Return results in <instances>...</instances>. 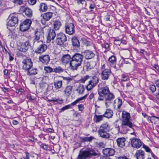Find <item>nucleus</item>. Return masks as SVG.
<instances>
[{
  "instance_id": "f03ea898",
  "label": "nucleus",
  "mask_w": 159,
  "mask_h": 159,
  "mask_svg": "<svg viewBox=\"0 0 159 159\" xmlns=\"http://www.w3.org/2000/svg\"><path fill=\"white\" fill-rule=\"evenodd\" d=\"M130 114L125 111L122 113V121L121 127L124 133H126L129 130L128 127L133 129L134 126L133 124L130 120Z\"/></svg>"
},
{
  "instance_id": "052dcab7",
  "label": "nucleus",
  "mask_w": 159,
  "mask_h": 159,
  "mask_svg": "<svg viewBox=\"0 0 159 159\" xmlns=\"http://www.w3.org/2000/svg\"><path fill=\"white\" fill-rule=\"evenodd\" d=\"M40 147L44 150H46L48 149L47 145L46 144H42L41 145Z\"/></svg>"
},
{
  "instance_id": "13d9d810",
  "label": "nucleus",
  "mask_w": 159,
  "mask_h": 159,
  "mask_svg": "<svg viewBox=\"0 0 159 159\" xmlns=\"http://www.w3.org/2000/svg\"><path fill=\"white\" fill-rule=\"evenodd\" d=\"M79 111H82L84 109V107L83 105L81 104L78 106Z\"/></svg>"
},
{
  "instance_id": "c756f323",
  "label": "nucleus",
  "mask_w": 159,
  "mask_h": 159,
  "mask_svg": "<svg viewBox=\"0 0 159 159\" xmlns=\"http://www.w3.org/2000/svg\"><path fill=\"white\" fill-rule=\"evenodd\" d=\"M72 44L73 46L76 47H79L80 46V43L78 39L75 37L71 39Z\"/></svg>"
},
{
  "instance_id": "2eb2a0df",
  "label": "nucleus",
  "mask_w": 159,
  "mask_h": 159,
  "mask_svg": "<svg viewBox=\"0 0 159 159\" xmlns=\"http://www.w3.org/2000/svg\"><path fill=\"white\" fill-rule=\"evenodd\" d=\"M47 48V45L44 44H42L37 47L35 52L36 53L41 54L44 52Z\"/></svg>"
},
{
  "instance_id": "3c124183",
  "label": "nucleus",
  "mask_w": 159,
  "mask_h": 159,
  "mask_svg": "<svg viewBox=\"0 0 159 159\" xmlns=\"http://www.w3.org/2000/svg\"><path fill=\"white\" fill-rule=\"evenodd\" d=\"M9 35L11 36V37L12 38H16L17 36L15 34L14 30H11L9 33Z\"/></svg>"
},
{
  "instance_id": "5fc2aeb1",
  "label": "nucleus",
  "mask_w": 159,
  "mask_h": 159,
  "mask_svg": "<svg viewBox=\"0 0 159 159\" xmlns=\"http://www.w3.org/2000/svg\"><path fill=\"white\" fill-rule=\"evenodd\" d=\"M29 3L32 5L35 4L36 2V0H28Z\"/></svg>"
},
{
  "instance_id": "393cba45",
  "label": "nucleus",
  "mask_w": 159,
  "mask_h": 159,
  "mask_svg": "<svg viewBox=\"0 0 159 159\" xmlns=\"http://www.w3.org/2000/svg\"><path fill=\"white\" fill-rule=\"evenodd\" d=\"M52 13L48 12L41 14V16L45 21H48L52 17Z\"/></svg>"
},
{
  "instance_id": "de8ad7c7",
  "label": "nucleus",
  "mask_w": 159,
  "mask_h": 159,
  "mask_svg": "<svg viewBox=\"0 0 159 159\" xmlns=\"http://www.w3.org/2000/svg\"><path fill=\"white\" fill-rule=\"evenodd\" d=\"M149 89L152 93H154L156 90V88L155 85L152 84L150 86Z\"/></svg>"
},
{
  "instance_id": "774afa93",
  "label": "nucleus",
  "mask_w": 159,
  "mask_h": 159,
  "mask_svg": "<svg viewBox=\"0 0 159 159\" xmlns=\"http://www.w3.org/2000/svg\"><path fill=\"white\" fill-rule=\"evenodd\" d=\"M94 94L93 93H92L89 95V98L90 99H92L94 97Z\"/></svg>"
},
{
  "instance_id": "4d7b16f0",
  "label": "nucleus",
  "mask_w": 159,
  "mask_h": 159,
  "mask_svg": "<svg viewBox=\"0 0 159 159\" xmlns=\"http://www.w3.org/2000/svg\"><path fill=\"white\" fill-rule=\"evenodd\" d=\"M6 9V6L4 4L0 3V10L2 11L5 10Z\"/></svg>"
},
{
  "instance_id": "864d4df0",
  "label": "nucleus",
  "mask_w": 159,
  "mask_h": 159,
  "mask_svg": "<svg viewBox=\"0 0 159 159\" xmlns=\"http://www.w3.org/2000/svg\"><path fill=\"white\" fill-rule=\"evenodd\" d=\"M71 108V105H66L65 106V107H63L61 109V111H64L65 110H67L68 109H70Z\"/></svg>"
},
{
  "instance_id": "6ab92c4d",
  "label": "nucleus",
  "mask_w": 159,
  "mask_h": 159,
  "mask_svg": "<svg viewBox=\"0 0 159 159\" xmlns=\"http://www.w3.org/2000/svg\"><path fill=\"white\" fill-rule=\"evenodd\" d=\"M103 153L105 156H112L115 154V151L111 148H106L103 150Z\"/></svg>"
},
{
  "instance_id": "a19ab883",
  "label": "nucleus",
  "mask_w": 159,
  "mask_h": 159,
  "mask_svg": "<svg viewBox=\"0 0 159 159\" xmlns=\"http://www.w3.org/2000/svg\"><path fill=\"white\" fill-rule=\"evenodd\" d=\"M107 63L105 61H103L102 63L100 69L101 71H104L106 70H109L107 68Z\"/></svg>"
},
{
  "instance_id": "cd10ccee",
  "label": "nucleus",
  "mask_w": 159,
  "mask_h": 159,
  "mask_svg": "<svg viewBox=\"0 0 159 159\" xmlns=\"http://www.w3.org/2000/svg\"><path fill=\"white\" fill-rule=\"evenodd\" d=\"M85 88L84 85L81 84H80L77 87L76 89V91L79 94H82L84 92Z\"/></svg>"
},
{
  "instance_id": "4be33fe9",
  "label": "nucleus",
  "mask_w": 159,
  "mask_h": 159,
  "mask_svg": "<svg viewBox=\"0 0 159 159\" xmlns=\"http://www.w3.org/2000/svg\"><path fill=\"white\" fill-rule=\"evenodd\" d=\"M125 139L124 138H119L116 140L117 145L118 146L123 148L125 145Z\"/></svg>"
},
{
  "instance_id": "49530a36",
  "label": "nucleus",
  "mask_w": 159,
  "mask_h": 159,
  "mask_svg": "<svg viewBox=\"0 0 159 159\" xmlns=\"http://www.w3.org/2000/svg\"><path fill=\"white\" fill-rule=\"evenodd\" d=\"M89 76L86 75L80 79L79 81L81 83H85L86 80L89 79Z\"/></svg>"
},
{
  "instance_id": "1a4fd4ad",
  "label": "nucleus",
  "mask_w": 159,
  "mask_h": 159,
  "mask_svg": "<svg viewBox=\"0 0 159 159\" xmlns=\"http://www.w3.org/2000/svg\"><path fill=\"white\" fill-rule=\"evenodd\" d=\"M30 46L29 41H27L24 43H20L18 45L17 49L20 52H25L27 51Z\"/></svg>"
},
{
  "instance_id": "6e6d98bb",
  "label": "nucleus",
  "mask_w": 159,
  "mask_h": 159,
  "mask_svg": "<svg viewBox=\"0 0 159 159\" xmlns=\"http://www.w3.org/2000/svg\"><path fill=\"white\" fill-rule=\"evenodd\" d=\"M62 77L64 80H66L68 82H70L73 79V78L72 77H65L63 76H62Z\"/></svg>"
},
{
  "instance_id": "e433bc0d",
  "label": "nucleus",
  "mask_w": 159,
  "mask_h": 159,
  "mask_svg": "<svg viewBox=\"0 0 159 159\" xmlns=\"http://www.w3.org/2000/svg\"><path fill=\"white\" fill-rule=\"evenodd\" d=\"M77 3L79 5H80L81 7L84 8L87 5L86 2L85 0H76Z\"/></svg>"
},
{
  "instance_id": "a211bd4d",
  "label": "nucleus",
  "mask_w": 159,
  "mask_h": 159,
  "mask_svg": "<svg viewBox=\"0 0 159 159\" xmlns=\"http://www.w3.org/2000/svg\"><path fill=\"white\" fill-rule=\"evenodd\" d=\"M56 35L55 30H49L47 36V42L49 43L51 40H53Z\"/></svg>"
},
{
  "instance_id": "c85d7f7f",
  "label": "nucleus",
  "mask_w": 159,
  "mask_h": 159,
  "mask_svg": "<svg viewBox=\"0 0 159 159\" xmlns=\"http://www.w3.org/2000/svg\"><path fill=\"white\" fill-rule=\"evenodd\" d=\"M113 114V112L112 110L108 109L106 110L103 115L104 117L109 118L112 116Z\"/></svg>"
},
{
  "instance_id": "f704fd0d",
  "label": "nucleus",
  "mask_w": 159,
  "mask_h": 159,
  "mask_svg": "<svg viewBox=\"0 0 159 159\" xmlns=\"http://www.w3.org/2000/svg\"><path fill=\"white\" fill-rule=\"evenodd\" d=\"M104 117L103 115L98 116L95 114L94 116V120L96 123H98L102 120Z\"/></svg>"
},
{
  "instance_id": "ddd939ff",
  "label": "nucleus",
  "mask_w": 159,
  "mask_h": 159,
  "mask_svg": "<svg viewBox=\"0 0 159 159\" xmlns=\"http://www.w3.org/2000/svg\"><path fill=\"white\" fill-rule=\"evenodd\" d=\"M130 140L131 141L132 146L134 148H140L142 145V142L139 139L131 138L130 139Z\"/></svg>"
},
{
  "instance_id": "bf43d9fd",
  "label": "nucleus",
  "mask_w": 159,
  "mask_h": 159,
  "mask_svg": "<svg viewBox=\"0 0 159 159\" xmlns=\"http://www.w3.org/2000/svg\"><path fill=\"white\" fill-rule=\"evenodd\" d=\"M95 7V5L94 3L90 4L89 7V8L91 10V11H93V9H94Z\"/></svg>"
},
{
  "instance_id": "9d476101",
  "label": "nucleus",
  "mask_w": 159,
  "mask_h": 159,
  "mask_svg": "<svg viewBox=\"0 0 159 159\" xmlns=\"http://www.w3.org/2000/svg\"><path fill=\"white\" fill-rule=\"evenodd\" d=\"M19 11L20 12H24L25 16L28 17H31L33 15L32 10L28 7H21L20 8Z\"/></svg>"
},
{
  "instance_id": "a18cd8bd",
  "label": "nucleus",
  "mask_w": 159,
  "mask_h": 159,
  "mask_svg": "<svg viewBox=\"0 0 159 159\" xmlns=\"http://www.w3.org/2000/svg\"><path fill=\"white\" fill-rule=\"evenodd\" d=\"M13 2L16 5H21L23 4V0H14Z\"/></svg>"
},
{
  "instance_id": "9b49d317",
  "label": "nucleus",
  "mask_w": 159,
  "mask_h": 159,
  "mask_svg": "<svg viewBox=\"0 0 159 159\" xmlns=\"http://www.w3.org/2000/svg\"><path fill=\"white\" fill-rule=\"evenodd\" d=\"M32 23L31 20L29 19H26L20 26V30H28L30 29Z\"/></svg>"
},
{
  "instance_id": "338daca9",
  "label": "nucleus",
  "mask_w": 159,
  "mask_h": 159,
  "mask_svg": "<svg viewBox=\"0 0 159 159\" xmlns=\"http://www.w3.org/2000/svg\"><path fill=\"white\" fill-rule=\"evenodd\" d=\"M9 56V61H12L13 60V57L12 56L11 54L9 53H8Z\"/></svg>"
},
{
  "instance_id": "09e8293b",
  "label": "nucleus",
  "mask_w": 159,
  "mask_h": 159,
  "mask_svg": "<svg viewBox=\"0 0 159 159\" xmlns=\"http://www.w3.org/2000/svg\"><path fill=\"white\" fill-rule=\"evenodd\" d=\"M101 46L102 48H104L105 49L109 50V45L106 43H104L101 44Z\"/></svg>"
},
{
  "instance_id": "a878e982",
  "label": "nucleus",
  "mask_w": 159,
  "mask_h": 159,
  "mask_svg": "<svg viewBox=\"0 0 159 159\" xmlns=\"http://www.w3.org/2000/svg\"><path fill=\"white\" fill-rule=\"evenodd\" d=\"M93 62H87L85 63L84 68L86 70L89 71L94 67L95 65H93Z\"/></svg>"
},
{
  "instance_id": "412c9836",
  "label": "nucleus",
  "mask_w": 159,
  "mask_h": 159,
  "mask_svg": "<svg viewBox=\"0 0 159 159\" xmlns=\"http://www.w3.org/2000/svg\"><path fill=\"white\" fill-rule=\"evenodd\" d=\"M137 159H144L145 158L144 152L141 150H138L135 154Z\"/></svg>"
},
{
  "instance_id": "37998d69",
  "label": "nucleus",
  "mask_w": 159,
  "mask_h": 159,
  "mask_svg": "<svg viewBox=\"0 0 159 159\" xmlns=\"http://www.w3.org/2000/svg\"><path fill=\"white\" fill-rule=\"evenodd\" d=\"M90 80L94 83V84L96 85L99 82V79L97 77L94 76L92 77Z\"/></svg>"
},
{
  "instance_id": "dca6fc26",
  "label": "nucleus",
  "mask_w": 159,
  "mask_h": 159,
  "mask_svg": "<svg viewBox=\"0 0 159 159\" xmlns=\"http://www.w3.org/2000/svg\"><path fill=\"white\" fill-rule=\"evenodd\" d=\"M122 104V102L121 99L117 98L114 100L113 106L115 109L117 110H119Z\"/></svg>"
},
{
  "instance_id": "4c0bfd02",
  "label": "nucleus",
  "mask_w": 159,
  "mask_h": 159,
  "mask_svg": "<svg viewBox=\"0 0 159 159\" xmlns=\"http://www.w3.org/2000/svg\"><path fill=\"white\" fill-rule=\"evenodd\" d=\"M86 97V95L83 97H82L80 98H78L75 101L73 102H72L71 103L70 105H72L73 106H74V105H75L76 104H77L80 101L85 99Z\"/></svg>"
},
{
  "instance_id": "5701e85b",
  "label": "nucleus",
  "mask_w": 159,
  "mask_h": 159,
  "mask_svg": "<svg viewBox=\"0 0 159 159\" xmlns=\"http://www.w3.org/2000/svg\"><path fill=\"white\" fill-rule=\"evenodd\" d=\"M72 91V87L70 85L66 86L64 91V95L66 96L69 97L71 94Z\"/></svg>"
},
{
  "instance_id": "0eeeda50",
  "label": "nucleus",
  "mask_w": 159,
  "mask_h": 159,
  "mask_svg": "<svg viewBox=\"0 0 159 159\" xmlns=\"http://www.w3.org/2000/svg\"><path fill=\"white\" fill-rule=\"evenodd\" d=\"M66 40L67 38L65 35L62 33H61L57 34L55 43L57 45L61 46Z\"/></svg>"
},
{
  "instance_id": "2f4dec72",
  "label": "nucleus",
  "mask_w": 159,
  "mask_h": 159,
  "mask_svg": "<svg viewBox=\"0 0 159 159\" xmlns=\"http://www.w3.org/2000/svg\"><path fill=\"white\" fill-rule=\"evenodd\" d=\"M96 86V85L94 84V83L91 81L90 80L88 82V84L86 86V88L88 91H90Z\"/></svg>"
},
{
  "instance_id": "20e7f679",
  "label": "nucleus",
  "mask_w": 159,
  "mask_h": 159,
  "mask_svg": "<svg viewBox=\"0 0 159 159\" xmlns=\"http://www.w3.org/2000/svg\"><path fill=\"white\" fill-rule=\"evenodd\" d=\"M94 153L93 150L90 148H88L86 150L80 151L78 158L79 159H86L90 157L93 155Z\"/></svg>"
},
{
  "instance_id": "4468645a",
  "label": "nucleus",
  "mask_w": 159,
  "mask_h": 159,
  "mask_svg": "<svg viewBox=\"0 0 159 159\" xmlns=\"http://www.w3.org/2000/svg\"><path fill=\"white\" fill-rule=\"evenodd\" d=\"M82 53L86 59H92L95 56V54L93 51L89 50H85Z\"/></svg>"
},
{
  "instance_id": "680f3d73",
  "label": "nucleus",
  "mask_w": 159,
  "mask_h": 159,
  "mask_svg": "<svg viewBox=\"0 0 159 159\" xmlns=\"http://www.w3.org/2000/svg\"><path fill=\"white\" fill-rule=\"evenodd\" d=\"M144 148L146 151L147 152L151 153V152H152L150 149L147 146H144Z\"/></svg>"
},
{
  "instance_id": "e2e57ef3",
  "label": "nucleus",
  "mask_w": 159,
  "mask_h": 159,
  "mask_svg": "<svg viewBox=\"0 0 159 159\" xmlns=\"http://www.w3.org/2000/svg\"><path fill=\"white\" fill-rule=\"evenodd\" d=\"M66 33L69 35H72L74 33V30H65Z\"/></svg>"
},
{
  "instance_id": "473e14b6",
  "label": "nucleus",
  "mask_w": 159,
  "mask_h": 159,
  "mask_svg": "<svg viewBox=\"0 0 159 159\" xmlns=\"http://www.w3.org/2000/svg\"><path fill=\"white\" fill-rule=\"evenodd\" d=\"M48 9L47 5L44 3H41L39 6V10L42 12H45Z\"/></svg>"
},
{
  "instance_id": "69168bd1",
  "label": "nucleus",
  "mask_w": 159,
  "mask_h": 159,
  "mask_svg": "<svg viewBox=\"0 0 159 159\" xmlns=\"http://www.w3.org/2000/svg\"><path fill=\"white\" fill-rule=\"evenodd\" d=\"M100 159H111L108 156H102L100 157Z\"/></svg>"
},
{
  "instance_id": "7ed1b4c3",
  "label": "nucleus",
  "mask_w": 159,
  "mask_h": 159,
  "mask_svg": "<svg viewBox=\"0 0 159 159\" xmlns=\"http://www.w3.org/2000/svg\"><path fill=\"white\" fill-rule=\"evenodd\" d=\"M110 130V126L108 123H106L101 125L98 130V135L103 139H108L110 134L108 133Z\"/></svg>"
},
{
  "instance_id": "72a5a7b5",
  "label": "nucleus",
  "mask_w": 159,
  "mask_h": 159,
  "mask_svg": "<svg viewBox=\"0 0 159 159\" xmlns=\"http://www.w3.org/2000/svg\"><path fill=\"white\" fill-rule=\"evenodd\" d=\"M61 25L60 21L58 20H55L53 23V26L55 30H58Z\"/></svg>"
},
{
  "instance_id": "bb28decb",
  "label": "nucleus",
  "mask_w": 159,
  "mask_h": 159,
  "mask_svg": "<svg viewBox=\"0 0 159 159\" xmlns=\"http://www.w3.org/2000/svg\"><path fill=\"white\" fill-rule=\"evenodd\" d=\"M55 88L57 90H59L61 88L62 86V81L61 80H58L54 82Z\"/></svg>"
},
{
  "instance_id": "8fccbe9b",
  "label": "nucleus",
  "mask_w": 159,
  "mask_h": 159,
  "mask_svg": "<svg viewBox=\"0 0 159 159\" xmlns=\"http://www.w3.org/2000/svg\"><path fill=\"white\" fill-rule=\"evenodd\" d=\"M48 101L50 102H56L57 103L61 104L62 102V100L59 99H56L55 100H49Z\"/></svg>"
},
{
  "instance_id": "ea45409f",
  "label": "nucleus",
  "mask_w": 159,
  "mask_h": 159,
  "mask_svg": "<svg viewBox=\"0 0 159 159\" xmlns=\"http://www.w3.org/2000/svg\"><path fill=\"white\" fill-rule=\"evenodd\" d=\"M66 30L68 29L69 30H73L74 28V25L73 23H67L66 24Z\"/></svg>"
},
{
  "instance_id": "7c9ffc66",
  "label": "nucleus",
  "mask_w": 159,
  "mask_h": 159,
  "mask_svg": "<svg viewBox=\"0 0 159 159\" xmlns=\"http://www.w3.org/2000/svg\"><path fill=\"white\" fill-rule=\"evenodd\" d=\"M38 70L37 69L30 68L28 71H26L27 75H35L37 73Z\"/></svg>"
},
{
  "instance_id": "58836bf2",
  "label": "nucleus",
  "mask_w": 159,
  "mask_h": 159,
  "mask_svg": "<svg viewBox=\"0 0 159 159\" xmlns=\"http://www.w3.org/2000/svg\"><path fill=\"white\" fill-rule=\"evenodd\" d=\"M64 70L63 69L59 66L53 69V72L56 73H60L63 72Z\"/></svg>"
},
{
  "instance_id": "603ef678",
  "label": "nucleus",
  "mask_w": 159,
  "mask_h": 159,
  "mask_svg": "<svg viewBox=\"0 0 159 159\" xmlns=\"http://www.w3.org/2000/svg\"><path fill=\"white\" fill-rule=\"evenodd\" d=\"M128 79V77L127 75H122L121 81H126Z\"/></svg>"
},
{
  "instance_id": "b1692460",
  "label": "nucleus",
  "mask_w": 159,
  "mask_h": 159,
  "mask_svg": "<svg viewBox=\"0 0 159 159\" xmlns=\"http://www.w3.org/2000/svg\"><path fill=\"white\" fill-rule=\"evenodd\" d=\"M35 40L38 41L40 39H42L43 37V30H37L35 32Z\"/></svg>"
},
{
  "instance_id": "f3484780",
  "label": "nucleus",
  "mask_w": 159,
  "mask_h": 159,
  "mask_svg": "<svg viewBox=\"0 0 159 159\" xmlns=\"http://www.w3.org/2000/svg\"><path fill=\"white\" fill-rule=\"evenodd\" d=\"M101 72L102 79L103 80H107L111 74V70L109 69L106 70Z\"/></svg>"
},
{
  "instance_id": "c9c22d12",
  "label": "nucleus",
  "mask_w": 159,
  "mask_h": 159,
  "mask_svg": "<svg viewBox=\"0 0 159 159\" xmlns=\"http://www.w3.org/2000/svg\"><path fill=\"white\" fill-rule=\"evenodd\" d=\"M80 139L82 142H90L93 139V138L91 136L89 137H81Z\"/></svg>"
},
{
  "instance_id": "79ce46f5",
  "label": "nucleus",
  "mask_w": 159,
  "mask_h": 159,
  "mask_svg": "<svg viewBox=\"0 0 159 159\" xmlns=\"http://www.w3.org/2000/svg\"><path fill=\"white\" fill-rule=\"evenodd\" d=\"M44 70L47 73H50L53 72V69L50 66L45 67Z\"/></svg>"
},
{
  "instance_id": "423d86ee",
  "label": "nucleus",
  "mask_w": 159,
  "mask_h": 159,
  "mask_svg": "<svg viewBox=\"0 0 159 159\" xmlns=\"http://www.w3.org/2000/svg\"><path fill=\"white\" fill-rule=\"evenodd\" d=\"M33 63L30 58L24 59L22 62V69L26 72L32 67Z\"/></svg>"
},
{
  "instance_id": "aec40b11",
  "label": "nucleus",
  "mask_w": 159,
  "mask_h": 159,
  "mask_svg": "<svg viewBox=\"0 0 159 159\" xmlns=\"http://www.w3.org/2000/svg\"><path fill=\"white\" fill-rule=\"evenodd\" d=\"M40 61L43 63L47 64L50 60V57L48 55H45L39 57Z\"/></svg>"
},
{
  "instance_id": "0e129e2a",
  "label": "nucleus",
  "mask_w": 159,
  "mask_h": 159,
  "mask_svg": "<svg viewBox=\"0 0 159 159\" xmlns=\"http://www.w3.org/2000/svg\"><path fill=\"white\" fill-rule=\"evenodd\" d=\"M114 42H119V43L118 44V45H120L121 42V39H115L114 40Z\"/></svg>"
},
{
  "instance_id": "f257e3e1",
  "label": "nucleus",
  "mask_w": 159,
  "mask_h": 159,
  "mask_svg": "<svg viewBox=\"0 0 159 159\" xmlns=\"http://www.w3.org/2000/svg\"><path fill=\"white\" fill-rule=\"evenodd\" d=\"M84 58L83 56L80 53H76L71 57L69 54L63 55L61 61L63 63L70 62V67L72 70H77L81 66Z\"/></svg>"
},
{
  "instance_id": "f8f14e48",
  "label": "nucleus",
  "mask_w": 159,
  "mask_h": 159,
  "mask_svg": "<svg viewBox=\"0 0 159 159\" xmlns=\"http://www.w3.org/2000/svg\"><path fill=\"white\" fill-rule=\"evenodd\" d=\"M11 19L7 23V26L10 27L14 26L18 22V18L16 15H11Z\"/></svg>"
},
{
  "instance_id": "c03bdc74",
  "label": "nucleus",
  "mask_w": 159,
  "mask_h": 159,
  "mask_svg": "<svg viewBox=\"0 0 159 159\" xmlns=\"http://www.w3.org/2000/svg\"><path fill=\"white\" fill-rule=\"evenodd\" d=\"M116 57L114 56H111L108 59L109 61L112 63H115L116 62Z\"/></svg>"
},
{
  "instance_id": "39448f33",
  "label": "nucleus",
  "mask_w": 159,
  "mask_h": 159,
  "mask_svg": "<svg viewBox=\"0 0 159 159\" xmlns=\"http://www.w3.org/2000/svg\"><path fill=\"white\" fill-rule=\"evenodd\" d=\"M110 92L108 87L107 86L99 88L98 90L99 96L98 101H103L104 99L105 96Z\"/></svg>"
},
{
  "instance_id": "6e6552de",
  "label": "nucleus",
  "mask_w": 159,
  "mask_h": 159,
  "mask_svg": "<svg viewBox=\"0 0 159 159\" xmlns=\"http://www.w3.org/2000/svg\"><path fill=\"white\" fill-rule=\"evenodd\" d=\"M115 98L114 95L111 92L105 96V105L107 107H109Z\"/></svg>"
}]
</instances>
